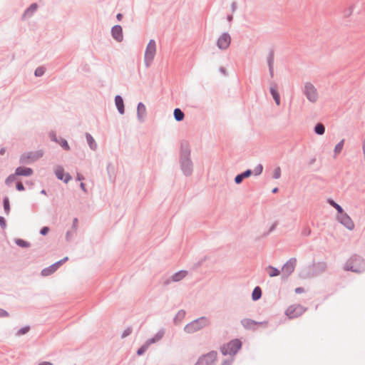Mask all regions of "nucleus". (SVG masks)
<instances>
[{"instance_id":"20","label":"nucleus","mask_w":365,"mask_h":365,"mask_svg":"<svg viewBox=\"0 0 365 365\" xmlns=\"http://www.w3.org/2000/svg\"><path fill=\"white\" fill-rule=\"evenodd\" d=\"M146 115V108L145 105L140 102L137 106V118L140 122H143Z\"/></svg>"},{"instance_id":"17","label":"nucleus","mask_w":365,"mask_h":365,"mask_svg":"<svg viewBox=\"0 0 365 365\" xmlns=\"http://www.w3.org/2000/svg\"><path fill=\"white\" fill-rule=\"evenodd\" d=\"M35 162L33 152L23 153L19 158V163L23 165L30 164Z\"/></svg>"},{"instance_id":"26","label":"nucleus","mask_w":365,"mask_h":365,"mask_svg":"<svg viewBox=\"0 0 365 365\" xmlns=\"http://www.w3.org/2000/svg\"><path fill=\"white\" fill-rule=\"evenodd\" d=\"M38 5L36 3L31 4L24 11L23 17H31L33 14L37 10Z\"/></svg>"},{"instance_id":"31","label":"nucleus","mask_w":365,"mask_h":365,"mask_svg":"<svg viewBox=\"0 0 365 365\" xmlns=\"http://www.w3.org/2000/svg\"><path fill=\"white\" fill-rule=\"evenodd\" d=\"M327 202L336 210L338 214H341L343 212L344 210L342 207L338 203H336L333 199L329 198L327 200Z\"/></svg>"},{"instance_id":"62","label":"nucleus","mask_w":365,"mask_h":365,"mask_svg":"<svg viewBox=\"0 0 365 365\" xmlns=\"http://www.w3.org/2000/svg\"><path fill=\"white\" fill-rule=\"evenodd\" d=\"M269 73L270 78H272L274 77V67L269 68Z\"/></svg>"},{"instance_id":"57","label":"nucleus","mask_w":365,"mask_h":365,"mask_svg":"<svg viewBox=\"0 0 365 365\" xmlns=\"http://www.w3.org/2000/svg\"><path fill=\"white\" fill-rule=\"evenodd\" d=\"M303 292H304V289L302 287H299L295 289L296 294H302Z\"/></svg>"},{"instance_id":"27","label":"nucleus","mask_w":365,"mask_h":365,"mask_svg":"<svg viewBox=\"0 0 365 365\" xmlns=\"http://www.w3.org/2000/svg\"><path fill=\"white\" fill-rule=\"evenodd\" d=\"M174 118L176 121H182L185 118V114L180 108H176L173 111Z\"/></svg>"},{"instance_id":"47","label":"nucleus","mask_w":365,"mask_h":365,"mask_svg":"<svg viewBox=\"0 0 365 365\" xmlns=\"http://www.w3.org/2000/svg\"><path fill=\"white\" fill-rule=\"evenodd\" d=\"M131 333H132V328L131 327H128L122 333L121 338L124 339V338L128 336Z\"/></svg>"},{"instance_id":"61","label":"nucleus","mask_w":365,"mask_h":365,"mask_svg":"<svg viewBox=\"0 0 365 365\" xmlns=\"http://www.w3.org/2000/svg\"><path fill=\"white\" fill-rule=\"evenodd\" d=\"M220 72L223 74L224 76L227 75L226 69L224 67H220L219 69Z\"/></svg>"},{"instance_id":"43","label":"nucleus","mask_w":365,"mask_h":365,"mask_svg":"<svg viewBox=\"0 0 365 365\" xmlns=\"http://www.w3.org/2000/svg\"><path fill=\"white\" fill-rule=\"evenodd\" d=\"M75 234L76 232H73V230H68L66 234V240L67 242L71 241Z\"/></svg>"},{"instance_id":"12","label":"nucleus","mask_w":365,"mask_h":365,"mask_svg":"<svg viewBox=\"0 0 365 365\" xmlns=\"http://www.w3.org/2000/svg\"><path fill=\"white\" fill-rule=\"evenodd\" d=\"M187 272L185 270H180L173 274L170 278L166 279L163 282V285L167 286L170 284L171 282H180L186 277Z\"/></svg>"},{"instance_id":"8","label":"nucleus","mask_w":365,"mask_h":365,"mask_svg":"<svg viewBox=\"0 0 365 365\" xmlns=\"http://www.w3.org/2000/svg\"><path fill=\"white\" fill-rule=\"evenodd\" d=\"M217 351H211L200 356L195 365H213L217 359Z\"/></svg>"},{"instance_id":"38","label":"nucleus","mask_w":365,"mask_h":365,"mask_svg":"<svg viewBox=\"0 0 365 365\" xmlns=\"http://www.w3.org/2000/svg\"><path fill=\"white\" fill-rule=\"evenodd\" d=\"M150 346L149 344L145 341L144 344H143L138 350H137V354L140 356L142 354H143L146 351L147 349H148V347Z\"/></svg>"},{"instance_id":"25","label":"nucleus","mask_w":365,"mask_h":365,"mask_svg":"<svg viewBox=\"0 0 365 365\" xmlns=\"http://www.w3.org/2000/svg\"><path fill=\"white\" fill-rule=\"evenodd\" d=\"M86 140H87L89 148L93 151L96 150L98 145H97V143H96L95 139L93 138V136L90 133H86Z\"/></svg>"},{"instance_id":"13","label":"nucleus","mask_w":365,"mask_h":365,"mask_svg":"<svg viewBox=\"0 0 365 365\" xmlns=\"http://www.w3.org/2000/svg\"><path fill=\"white\" fill-rule=\"evenodd\" d=\"M310 265L312 269V272H314V277L324 272L327 267V263L324 262H314Z\"/></svg>"},{"instance_id":"14","label":"nucleus","mask_w":365,"mask_h":365,"mask_svg":"<svg viewBox=\"0 0 365 365\" xmlns=\"http://www.w3.org/2000/svg\"><path fill=\"white\" fill-rule=\"evenodd\" d=\"M112 37L118 42H121L123 39V29L120 25H115L111 29Z\"/></svg>"},{"instance_id":"16","label":"nucleus","mask_w":365,"mask_h":365,"mask_svg":"<svg viewBox=\"0 0 365 365\" xmlns=\"http://www.w3.org/2000/svg\"><path fill=\"white\" fill-rule=\"evenodd\" d=\"M61 266V263L56 262L48 267L41 270V274L43 277H47L54 273Z\"/></svg>"},{"instance_id":"50","label":"nucleus","mask_w":365,"mask_h":365,"mask_svg":"<svg viewBox=\"0 0 365 365\" xmlns=\"http://www.w3.org/2000/svg\"><path fill=\"white\" fill-rule=\"evenodd\" d=\"M49 230L50 228L48 227L44 226L41 227V229L40 230V234L43 236L46 235L48 233Z\"/></svg>"},{"instance_id":"3","label":"nucleus","mask_w":365,"mask_h":365,"mask_svg":"<svg viewBox=\"0 0 365 365\" xmlns=\"http://www.w3.org/2000/svg\"><path fill=\"white\" fill-rule=\"evenodd\" d=\"M210 323L208 318L201 317L186 324L184 327V331L187 334H193L209 326Z\"/></svg>"},{"instance_id":"51","label":"nucleus","mask_w":365,"mask_h":365,"mask_svg":"<svg viewBox=\"0 0 365 365\" xmlns=\"http://www.w3.org/2000/svg\"><path fill=\"white\" fill-rule=\"evenodd\" d=\"M0 227L2 229H5L6 227V222L4 217L0 216Z\"/></svg>"},{"instance_id":"11","label":"nucleus","mask_w":365,"mask_h":365,"mask_svg":"<svg viewBox=\"0 0 365 365\" xmlns=\"http://www.w3.org/2000/svg\"><path fill=\"white\" fill-rule=\"evenodd\" d=\"M231 37L227 32L223 33L217 39V46L221 50H225L230 46Z\"/></svg>"},{"instance_id":"48","label":"nucleus","mask_w":365,"mask_h":365,"mask_svg":"<svg viewBox=\"0 0 365 365\" xmlns=\"http://www.w3.org/2000/svg\"><path fill=\"white\" fill-rule=\"evenodd\" d=\"M78 223V218H76V217L73 218L72 226H71V229L73 230V232H76V231H77Z\"/></svg>"},{"instance_id":"39","label":"nucleus","mask_w":365,"mask_h":365,"mask_svg":"<svg viewBox=\"0 0 365 365\" xmlns=\"http://www.w3.org/2000/svg\"><path fill=\"white\" fill-rule=\"evenodd\" d=\"M344 139H342L340 142H339L336 145L334 150V153L336 155L339 154L341 151V150L343 149V147H344Z\"/></svg>"},{"instance_id":"45","label":"nucleus","mask_w":365,"mask_h":365,"mask_svg":"<svg viewBox=\"0 0 365 365\" xmlns=\"http://www.w3.org/2000/svg\"><path fill=\"white\" fill-rule=\"evenodd\" d=\"M281 176V169L279 167L276 168L274 170L272 178L274 179H279Z\"/></svg>"},{"instance_id":"41","label":"nucleus","mask_w":365,"mask_h":365,"mask_svg":"<svg viewBox=\"0 0 365 365\" xmlns=\"http://www.w3.org/2000/svg\"><path fill=\"white\" fill-rule=\"evenodd\" d=\"M45 71L46 69L44 67L39 66L35 70L34 75L36 77H41L44 74Z\"/></svg>"},{"instance_id":"36","label":"nucleus","mask_w":365,"mask_h":365,"mask_svg":"<svg viewBox=\"0 0 365 365\" xmlns=\"http://www.w3.org/2000/svg\"><path fill=\"white\" fill-rule=\"evenodd\" d=\"M266 269L269 270L268 274L270 277H277L280 274V271L272 265H269Z\"/></svg>"},{"instance_id":"29","label":"nucleus","mask_w":365,"mask_h":365,"mask_svg":"<svg viewBox=\"0 0 365 365\" xmlns=\"http://www.w3.org/2000/svg\"><path fill=\"white\" fill-rule=\"evenodd\" d=\"M274 53L272 49L269 50V54L267 57V63L269 68L274 67Z\"/></svg>"},{"instance_id":"49","label":"nucleus","mask_w":365,"mask_h":365,"mask_svg":"<svg viewBox=\"0 0 365 365\" xmlns=\"http://www.w3.org/2000/svg\"><path fill=\"white\" fill-rule=\"evenodd\" d=\"M34 160L36 161L38 159L41 158L43 156V151L42 150H37L36 152H33Z\"/></svg>"},{"instance_id":"63","label":"nucleus","mask_w":365,"mask_h":365,"mask_svg":"<svg viewBox=\"0 0 365 365\" xmlns=\"http://www.w3.org/2000/svg\"><path fill=\"white\" fill-rule=\"evenodd\" d=\"M68 259V257H65L62 259L58 261L59 263H61V265H62L64 262H66Z\"/></svg>"},{"instance_id":"2","label":"nucleus","mask_w":365,"mask_h":365,"mask_svg":"<svg viewBox=\"0 0 365 365\" xmlns=\"http://www.w3.org/2000/svg\"><path fill=\"white\" fill-rule=\"evenodd\" d=\"M344 269L356 273L365 271V260L359 255L352 256L346 263Z\"/></svg>"},{"instance_id":"32","label":"nucleus","mask_w":365,"mask_h":365,"mask_svg":"<svg viewBox=\"0 0 365 365\" xmlns=\"http://www.w3.org/2000/svg\"><path fill=\"white\" fill-rule=\"evenodd\" d=\"M55 175L56 176V178L60 180H63V178H64V174H65V172H64V169L62 166H57L56 168L55 169Z\"/></svg>"},{"instance_id":"28","label":"nucleus","mask_w":365,"mask_h":365,"mask_svg":"<svg viewBox=\"0 0 365 365\" xmlns=\"http://www.w3.org/2000/svg\"><path fill=\"white\" fill-rule=\"evenodd\" d=\"M262 289L259 287L257 286L254 288L252 293V298L253 301L259 299L262 297Z\"/></svg>"},{"instance_id":"19","label":"nucleus","mask_w":365,"mask_h":365,"mask_svg":"<svg viewBox=\"0 0 365 365\" xmlns=\"http://www.w3.org/2000/svg\"><path fill=\"white\" fill-rule=\"evenodd\" d=\"M267 324V322H258L251 319H243L241 320V324L243 326V327L246 329H254L253 326H255L257 324Z\"/></svg>"},{"instance_id":"9","label":"nucleus","mask_w":365,"mask_h":365,"mask_svg":"<svg viewBox=\"0 0 365 365\" xmlns=\"http://www.w3.org/2000/svg\"><path fill=\"white\" fill-rule=\"evenodd\" d=\"M304 311V308L299 304L292 305L287 308L285 314L289 319H293L300 316Z\"/></svg>"},{"instance_id":"6","label":"nucleus","mask_w":365,"mask_h":365,"mask_svg":"<svg viewBox=\"0 0 365 365\" xmlns=\"http://www.w3.org/2000/svg\"><path fill=\"white\" fill-rule=\"evenodd\" d=\"M302 93L311 103H315L318 100L319 95L317 90L314 86L309 82L305 83Z\"/></svg>"},{"instance_id":"44","label":"nucleus","mask_w":365,"mask_h":365,"mask_svg":"<svg viewBox=\"0 0 365 365\" xmlns=\"http://www.w3.org/2000/svg\"><path fill=\"white\" fill-rule=\"evenodd\" d=\"M262 170L263 166L261 164H259L255 167V168L252 171L255 175H259L262 173Z\"/></svg>"},{"instance_id":"42","label":"nucleus","mask_w":365,"mask_h":365,"mask_svg":"<svg viewBox=\"0 0 365 365\" xmlns=\"http://www.w3.org/2000/svg\"><path fill=\"white\" fill-rule=\"evenodd\" d=\"M29 330H30V327L26 326V327H24L21 328L20 329H19L16 334L18 336H21V335L26 334L27 332H29Z\"/></svg>"},{"instance_id":"60","label":"nucleus","mask_w":365,"mask_h":365,"mask_svg":"<svg viewBox=\"0 0 365 365\" xmlns=\"http://www.w3.org/2000/svg\"><path fill=\"white\" fill-rule=\"evenodd\" d=\"M352 11H353V8H352V7H350V8L348 9V11H345V14H344V15H345L346 16H350V15L351 14V13H352Z\"/></svg>"},{"instance_id":"33","label":"nucleus","mask_w":365,"mask_h":365,"mask_svg":"<svg viewBox=\"0 0 365 365\" xmlns=\"http://www.w3.org/2000/svg\"><path fill=\"white\" fill-rule=\"evenodd\" d=\"M185 311H184L183 309L179 310L173 319L174 323L175 324H178L179 323H180L182 319L185 317Z\"/></svg>"},{"instance_id":"40","label":"nucleus","mask_w":365,"mask_h":365,"mask_svg":"<svg viewBox=\"0 0 365 365\" xmlns=\"http://www.w3.org/2000/svg\"><path fill=\"white\" fill-rule=\"evenodd\" d=\"M16 176L17 175H15V173L14 174L9 175L5 180V184L9 186L12 182H14L16 180Z\"/></svg>"},{"instance_id":"30","label":"nucleus","mask_w":365,"mask_h":365,"mask_svg":"<svg viewBox=\"0 0 365 365\" xmlns=\"http://www.w3.org/2000/svg\"><path fill=\"white\" fill-rule=\"evenodd\" d=\"M14 242L16 245L22 248H29L31 246V243L21 238H16Z\"/></svg>"},{"instance_id":"21","label":"nucleus","mask_w":365,"mask_h":365,"mask_svg":"<svg viewBox=\"0 0 365 365\" xmlns=\"http://www.w3.org/2000/svg\"><path fill=\"white\" fill-rule=\"evenodd\" d=\"M253 173V171L250 169H247L245 171L237 174L235 178V182L237 185L240 184L244 179L250 177Z\"/></svg>"},{"instance_id":"34","label":"nucleus","mask_w":365,"mask_h":365,"mask_svg":"<svg viewBox=\"0 0 365 365\" xmlns=\"http://www.w3.org/2000/svg\"><path fill=\"white\" fill-rule=\"evenodd\" d=\"M3 207H4V210L5 214L6 215H9L10 213L11 208H10L9 199L6 196L4 197V198H3Z\"/></svg>"},{"instance_id":"5","label":"nucleus","mask_w":365,"mask_h":365,"mask_svg":"<svg viewBox=\"0 0 365 365\" xmlns=\"http://www.w3.org/2000/svg\"><path fill=\"white\" fill-rule=\"evenodd\" d=\"M156 53V43L155 40L150 39L147 45L145 54L144 62L147 68L150 67L152 61L154 59Z\"/></svg>"},{"instance_id":"37","label":"nucleus","mask_w":365,"mask_h":365,"mask_svg":"<svg viewBox=\"0 0 365 365\" xmlns=\"http://www.w3.org/2000/svg\"><path fill=\"white\" fill-rule=\"evenodd\" d=\"M57 143H58L64 150L68 151L70 150L71 149L67 140L64 138H59V140Z\"/></svg>"},{"instance_id":"4","label":"nucleus","mask_w":365,"mask_h":365,"mask_svg":"<svg viewBox=\"0 0 365 365\" xmlns=\"http://www.w3.org/2000/svg\"><path fill=\"white\" fill-rule=\"evenodd\" d=\"M242 347V342L238 339H235L229 341L227 344L223 345L220 348L222 355H235Z\"/></svg>"},{"instance_id":"59","label":"nucleus","mask_w":365,"mask_h":365,"mask_svg":"<svg viewBox=\"0 0 365 365\" xmlns=\"http://www.w3.org/2000/svg\"><path fill=\"white\" fill-rule=\"evenodd\" d=\"M237 9V3L235 1H233L231 4V10L232 12H235Z\"/></svg>"},{"instance_id":"53","label":"nucleus","mask_w":365,"mask_h":365,"mask_svg":"<svg viewBox=\"0 0 365 365\" xmlns=\"http://www.w3.org/2000/svg\"><path fill=\"white\" fill-rule=\"evenodd\" d=\"M71 176L69 173H66L64 174V178L63 179V181L65 182V183H68L71 180Z\"/></svg>"},{"instance_id":"46","label":"nucleus","mask_w":365,"mask_h":365,"mask_svg":"<svg viewBox=\"0 0 365 365\" xmlns=\"http://www.w3.org/2000/svg\"><path fill=\"white\" fill-rule=\"evenodd\" d=\"M48 136L51 141L55 142L56 143H58L59 138L56 136V134L54 131H51L48 134Z\"/></svg>"},{"instance_id":"52","label":"nucleus","mask_w":365,"mask_h":365,"mask_svg":"<svg viewBox=\"0 0 365 365\" xmlns=\"http://www.w3.org/2000/svg\"><path fill=\"white\" fill-rule=\"evenodd\" d=\"M16 188L18 191H24L25 190L24 185L21 182H16Z\"/></svg>"},{"instance_id":"1","label":"nucleus","mask_w":365,"mask_h":365,"mask_svg":"<svg viewBox=\"0 0 365 365\" xmlns=\"http://www.w3.org/2000/svg\"><path fill=\"white\" fill-rule=\"evenodd\" d=\"M180 169L185 176H190L193 171V163L190 158V149L187 141H182L180 149Z\"/></svg>"},{"instance_id":"23","label":"nucleus","mask_w":365,"mask_h":365,"mask_svg":"<svg viewBox=\"0 0 365 365\" xmlns=\"http://www.w3.org/2000/svg\"><path fill=\"white\" fill-rule=\"evenodd\" d=\"M164 334H165V329H160L153 337L148 339L146 341L150 346L151 344H155V343L159 341L160 340H161L163 339V337L164 336Z\"/></svg>"},{"instance_id":"35","label":"nucleus","mask_w":365,"mask_h":365,"mask_svg":"<svg viewBox=\"0 0 365 365\" xmlns=\"http://www.w3.org/2000/svg\"><path fill=\"white\" fill-rule=\"evenodd\" d=\"M314 130L316 134L322 135L325 132V126L322 123H318L315 125Z\"/></svg>"},{"instance_id":"64","label":"nucleus","mask_w":365,"mask_h":365,"mask_svg":"<svg viewBox=\"0 0 365 365\" xmlns=\"http://www.w3.org/2000/svg\"><path fill=\"white\" fill-rule=\"evenodd\" d=\"M38 365H53V364L49 361H43L39 363Z\"/></svg>"},{"instance_id":"54","label":"nucleus","mask_w":365,"mask_h":365,"mask_svg":"<svg viewBox=\"0 0 365 365\" xmlns=\"http://www.w3.org/2000/svg\"><path fill=\"white\" fill-rule=\"evenodd\" d=\"M302 234L304 236H309L311 234V230L309 227H305L302 230Z\"/></svg>"},{"instance_id":"7","label":"nucleus","mask_w":365,"mask_h":365,"mask_svg":"<svg viewBox=\"0 0 365 365\" xmlns=\"http://www.w3.org/2000/svg\"><path fill=\"white\" fill-rule=\"evenodd\" d=\"M297 265V259L290 258L282 267V279L285 280L292 274Z\"/></svg>"},{"instance_id":"56","label":"nucleus","mask_w":365,"mask_h":365,"mask_svg":"<svg viewBox=\"0 0 365 365\" xmlns=\"http://www.w3.org/2000/svg\"><path fill=\"white\" fill-rule=\"evenodd\" d=\"M9 316L8 312L4 309H0V317H7Z\"/></svg>"},{"instance_id":"18","label":"nucleus","mask_w":365,"mask_h":365,"mask_svg":"<svg viewBox=\"0 0 365 365\" xmlns=\"http://www.w3.org/2000/svg\"><path fill=\"white\" fill-rule=\"evenodd\" d=\"M34 173V170L31 168L19 166L15 170V175L17 176H31Z\"/></svg>"},{"instance_id":"24","label":"nucleus","mask_w":365,"mask_h":365,"mask_svg":"<svg viewBox=\"0 0 365 365\" xmlns=\"http://www.w3.org/2000/svg\"><path fill=\"white\" fill-rule=\"evenodd\" d=\"M273 86L270 87L269 88V93L270 94L272 95L274 102L276 103V104L277 106H279L280 105V96H279V93H278L277 88H276V85L272 83Z\"/></svg>"},{"instance_id":"22","label":"nucleus","mask_w":365,"mask_h":365,"mask_svg":"<svg viewBox=\"0 0 365 365\" xmlns=\"http://www.w3.org/2000/svg\"><path fill=\"white\" fill-rule=\"evenodd\" d=\"M115 103L118 111L120 114L123 115L125 113V106L123 98L120 95L115 97Z\"/></svg>"},{"instance_id":"55","label":"nucleus","mask_w":365,"mask_h":365,"mask_svg":"<svg viewBox=\"0 0 365 365\" xmlns=\"http://www.w3.org/2000/svg\"><path fill=\"white\" fill-rule=\"evenodd\" d=\"M233 361V359H226L222 361L221 365H231Z\"/></svg>"},{"instance_id":"10","label":"nucleus","mask_w":365,"mask_h":365,"mask_svg":"<svg viewBox=\"0 0 365 365\" xmlns=\"http://www.w3.org/2000/svg\"><path fill=\"white\" fill-rule=\"evenodd\" d=\"M337 220L348 230H352L354 228V224L352 220L344 210L341 214H338Z\"/></svg>"},{"instance_id":"58","label":"nucleus","mask_w":365,"mask_h":365,"mask_svg":"<svg viewBox=\"0 0 365 365\" xmlns=\"http://www.w3.org/2000/svg\"><path fill=\"white\" fill-rule=\"evenodd\" d=\"M276 226H277V222L274 223V224L271 226V227L269 228V231L267 232V234H266V235H269V233H271L272 232H273V231L274 230V229H275Z\"/></svg>"},{"instance_id":"15","label":"nucleus","mask_w":365,"mask_h":365,"mask_svg":"<svg viewBox=\"0 0 365 365\" xmlns=\"http://www.w3.org/2000/svg\"><path fill=\"white\" fill-rule=\"evenodd\" d=\"M299 276L300 278L307 279L314 277V272H312V269L311 265H307L304 267L299 272Z\"/></svg>"}]
</instances>
